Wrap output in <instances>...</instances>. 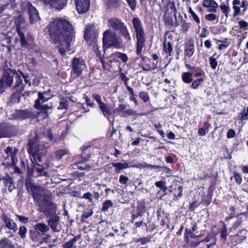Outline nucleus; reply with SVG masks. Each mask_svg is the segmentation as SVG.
<instances>
[{"label": "nucleus", "instance_id": "nucleus-1", "mask_svg": "<svg viewBox=\"0 0 248 248\" xmlns=\"http://www.w3.org/2000/svg\"><path fill=\"white\" fill-rule=\"evenodd\" d=\"M50 36L55 44H58L59 52L64 55L69 51L74 37L73 27L71 23L63 18L54 19L49 24Z\"/></svg>", "mask_w": 248, "mask_h": 248}, {"label": "nucleus", "instance_id": "nucleus-2", "mask_svg": "<svg viewBox=\"0 0 248 248\" xmlns=\"http://www.w3.org/2000/svg\"><path fill=\"white\" fill-rule=\"evenodd\" d=\"M28 192L32 195L37 211L43 213L47 217L56 215L57 207L50 200V191L44 187L35 185L30 180L25 182Z\"/></svg>", "mask_w": 248, "mask_h": 248}, {"label": "nucleus", "instance_id": "nucleus-3", "mask_svg": "<svg viewBox=\"0 0 248 248\" xmlns=\"http://www.w3.org/2000/svg\"><path fill=\"white\" fill-rule=\"evenodd\" d=\"M3 74L0 79V93H2L6 89L13 84L14 76L16 74V70L9 67L5 63L2 68Z\"/></svg>", "mask_w": 248, "mask_h": 248}, {"label": "nucleus", "instance_id": "nucleus-4", "mask_svg": "<svg viewBox=\"0 0 248 248\" xmlns=\"http://www.w3.org/2000/svg\"><path fill=\"white\" fill-rule=\"evenodd\" d=\"M102 41L104 47L106 48L114 47L120 48L123 45L121 37L111 29H108L104 32Z\"/></svg>", "mask_w": 248, "mask_h": 248}, {"label": "nucleus", "instance_id": "nucleus-5", "mask_svg": "<svg viewBox=\"0 0 248 248\" xmlns=\"http://www.w3.org/2000/svg\"><path fill=\"white\" fill-rule=\"evenodd\" d=\"M109 26L114 31H118L120 34L126 40L129 42L131 40V37L126 25L119 18L113 17L108 20Z\"/></svg>", "mask_w": 248, "mask_h": 248}, {"label": "nucleus", "instance_id": "nucleus-6", "mask_svg": "<svg viewBox=\"0 0 248 248\" xmlns=\"http://www.w3.org/2000/svg\"><path fill=\"white\" fill-rule=\"evenodd\" d=\"M86 68L85 63L83 59L76 57L73 59L72 62V71L77 77L79 76Z\"/></svg>", "mask_w": 248, "mask_h": 248}, {"label": "nucleus", "instance_id": "nucleus-7", "mask_svg": "<svg viewBox=\"0 0 248 248\" xmlns=\"http://www.w3.org/2000/svg\"><path fill=\"white\" fill-rule=\"evenodd\" d=\"M24 8L28 11L30 22L33 24L40 19L39 13L35 7L30 1H25L23 3Z\"/></svg>", "mask_w": 248, "mask_h": 248}, {"label": "nucleus", "instance_id": "nucleus-8", "mask_svg": "<svg viewBox=\"0 0 248 248\" xmlns=\"http://www.w3.org/2000/svg\"><path fill=\"white\" fill-rule=\"evenodd\" d=\"M132 23L136 37L145 35L141 21L139 17L133 18Z\"/></svg>", "mask_w": 248, "mask_h": 248}, {"label": "nucleus", "instance_id": "nucleus-9", "mask_svg": "<svg viewBox=\"0 0 248 248\" xmlns=\"http://www.w3.org/2000/svg\"><path fill=\"white\" fill-rule=\"evenodd\" d=\"M76 9L79 14L87 12L90 6V0H75Z\"/></svg>", "mask_w": 248, "mask_h": 248}, {"label": "nucleus", "instance_id": "nucleus-10", "mask_svg": "<svg viewBox=\"0 0 248 248\" xmlns=\"http://www.w3.org/2000/svg\"><path fill=\"white\" fill-rule=\"evenodd\" d=\"M68 0H48L45 4H48L54 10H61L67 4Z\"/></svg>", "mask_w": 248, "mask_h": 248}, {"label": "nucleus", "instance_id": "nucleus-11", "mask_svg": "<svg viewBox=\"0 0 248 248\" xmlns=\"http://www.w3.org/2000/svg\"><path fill=\"white\" fill-rule=\"evenodd\" d=\"M48 219L47 221L49 228H50L54 232H58L59 229L58 226L60 224V217L57 215H51L47 217Z\"/></svg>", "mask_w": 248, "mask_h": 248}, {"label": "nucleus", "instance_id": "nucleus-12", "mask_svg": "<svg viewBox=\"0 0 248 248\" xmlns=\"http://www.w3.org/2000/svg\"><path fill=\"white\" fill-rule=\"evenodd\" d=\"M1 219L5 224V226L9 230L16 232L18 230L17 224L7 215L3 214Z\"/></svg>", "mask_w": 248, "mask_h": 248}, {"label": "nucleus", "instance_id": "nucleus-13", "mask_svg": "<svg viewBox=\"0 0 248 248\" xmlns=\"http://www.w3.org/2000/svg\"><path fill=\"white\" fill-rule=\"evenodd\" d=\"M167 7L169 9L172 11V12L174 13V16L175 19V21L174 23V25L175 27L178 26L179 25H183L185 23V20L183 18V16L179 15L178 16V19L181 18V22H179L177 20L176 12L177 9L176 8L175 3L173 1H169L167 4Z\"/></svg>", "mask_w": 248, "mask_h": 248}, {"label": "nucleus", "instance_id": "nucleus-14", "mask_svg": "<svg viewBox=\"0 0 248 248\" xmlns=\"http://www.w3.org/2000/svg\"><path fill=\"white\" fill-rule=\"evenodd\" d=\"M111 164H112V166L115 168V171L117 173H120L122 170L128 168L129 167L140 168L141 166V165L129 166L128 163H126V162L112 163Z\"/></svg>", "mask_w": 248, "mask_h": 248}, {"label": "nucleus", "instance_id": "nucleus-15", "mask_svg": "<svg viewBox=\"0 0 248 248\" xmlns=\"http://www.w3.org/2000/svg\"><path fill=\"white\" fill-rule=\"evenodd\" d=\"M51 98V96H48L46 92H44L42 93L38 92V98L36 100L35 103V107L36 108H40V104H43L45 102L47 101L48 99Z\"/></svg>", "mask_w": 248, "mask_h": 248}, {"label": "nucleus", "instance_id": "nucleus-16", "mask_svg": "<svg viewBox=\"0 0 248 248\" xmlns=\"http://www.w3.org/2000/svg\"><path fill=\"white\" fill-rule=\"evenodd\" d=\"M40 146L38 144L35 140H31L29 141V148L28 151L30 154L33 155L37 154H41L42 152L40 151Z\"/></svg>", "mask_w": 248, "mask_h": 248}, {"label": "nucleus", "instance_id": "nucleus-17", "mask_svg": "<svg viewBox=\"0 0 248 248\" xmlns=\"http://www.w3.org/2000/svg\"><path fill=\"white\" fill-rule=\"evenodd\" d=\"M33 228L37 234L45 235L49 230V226L44 223H38L33 226Z\"/></svg>", "mask_w": 248, "mask_h": 248}, {"label": "nucleus", "instance_id": "nucleus-18", "mask_svg": "<svg viewBox=\"0 0 248 248\" xmlns=\"http://www.w3.org/2000/svg\"><path fill=\"white\" fill-rule=\"evenodd\" d=\"M16 81L15 85L13 87V90L16 91H22L24 89L25 85L23 84V79L20 72L18 73L16 71Z\"/></svg>", "mask_w": 248, "mask_h": 248}, {"label": "nucleus", "instance_id": "nucleus-19", "mask_svg": "<svg viewBox=\"0 0 248 248\" xmlns=\"http://www.w3.org/2000/svg\"><path fill=\"white\" fill-rule=\"evenodd\" d=\"M137 48L136 53L138 55H141L142 48L145 46V35L136 37Z\"/></svg>", "mask_w": 248, "mask_h": 248}, {"label": "nucleus", "instance_id": "nucleus-20", "mask_svg": "<svg viewBox=\"0 0 248 248\" xmlns=\"http://www.w3.org/2000/svg\"><path fill=\"white\" fill-rule=\"evenodd\" d=\"M99 107L103 115L108 119L109 118L110 116L112 113V109L111 107L109 105L103 103L101 104Z\"/></svg>", "mask_w": 248, "mask_h": 248}, {"label": "nucleus", "instance_id": "nucleus-21", "mask_svg": "<svg viewBox=\"0 0 248 248\" xmlns=\"http://www.w3.org/2000/svg\"><path fill=\"white\" fill-rule=\"evenodd\" d=\"M95 34V29L93 25H87L85 28L84 38L89 40Z\"/></svg>", "mask_w": 248, "mask_h": 248}, {"label": "nucleus", "instance_id": "nucleus-22", "mask_svg": "<svg viewBox=\"0 0 248 248\" xmlns=\"http://www.w3.org/2000/svg\"><path fill=\"white\" fill-rule=\"evenodd\" d=\"M81 238V235L78 234L74 236L73 238L70 240L65 242L62 245L63 248H75L76 242L79 240Z\"/></svg>", "mask_w": 248, "mask_h": 248}, {"label": "nucleus", "instance_id": "nucleus-23", "mask_svg": "<svg viewBox=\"0 0 248 248\" xmlns=\"http://www.w3.org/2000/svg\"><path fill=\"white\" fill-rule=\"evenodd\" d=\"M69 153V151L67 149H60L56 151L53 154L54 159L60 160L62 156Z\"/></svg>", "mask_w": 248, "mask_h": 248}, {"label": "nucleus", "instance_id": "nucleus-24", "mask_svg": "<svg viewBox=\"0 0 248 248\" xmlns=\"http://www.w3.org/2000/svg\"><path fill=\"white\" fill-rule=\"evenodd\" d=\"M194 52V46L193 43L189 42L186 45V48L185 50V54L188 57H191Z\"/></svg>", "mask_w": 248, "mask_h": 248}, {"label": "nucleus", "instance_id": "nucleus-25", "mask_svg": "<svg viewBox=\"0 0 248 248\" xmlns=\"http://www.w3.org/2000/svg\"><path fill=\"white\" fill-rule=\"evenodd\" d=\"M69 103V99L68 98L62 97L60 99L59 106L57 107L58 109H67Z\"/></svg>", "mask_w": 248, "mask_h": 248}, {"label": "nucleus", "instance_id": "nucleus-26", "mask_svg": "<svg viewBox=\"0 0 248 248\" xmlns=\"http://www.w3.org/2000/svg\"><path fill=\"white\" fill-rule=\"evenodd\" d=\"M107 5L110 8H118L121 4V0H106Z\"/></svg>", "mask_w": 248, "mask_h": 248}, {"label": "nucleus", "instance_id": "nucleus-27", "mask_svg": "<svg viewBox=\"0 0 248 248\" xmlns=\"http://www.w3.org/2000/svg\"><path fill=\"white\" fill-rule=\"evenodd\" d=\"M202 5L206 8H218V4L214 0H204Z\"/></svg>", "mask_w": 248, "mask_h": 248}, {"label": "nucleus", "instance_id": "nucleus-28", "mask_svg": "<svg viewBox=\"0 0 248 248\" xmlns=\"http://www.w3.org/2000/svg\"><path fill=\"white\" fill-rule=\"evenodd\" d=\"M114 58L120 59L121 61L124 63H126L128 60V57L125 53H121L120 52H115L113 54Z\"/></svg>", "mask_w": 248, "mask_h": 248}, {"label": "nucleus", "instance_id": "nucleus-29", "mask_svg": "<svg viewBox=\"0 0 248 248\" xmlns=\"http://www.w3.org/2000/svg\"><path fill=\"white\" fill-rule=\"evenodd\" d=\"M12 245V242L6 237H4L0 241V248H8Z\"/></svg>", "mask_w": 248, "mask_h": 248}, {"label": "nucleus", "instance_id": "nucleus-30", "mask_svg": "<svg viewBox=\"0 0 248 248\" xmlns=\"http://www.w3.org/2000/svg\"><path fill=\"white\" fill-rule=\"evenodd\" d=\"M18 117L21 119H24L31 116V112L27 110H19L17 112Z\"/></svg>", "mask_w": 248, "mask_h": 248}, {"label": "nucleus", "instance_id": "nucleus-31", "mask_svg": "<svg viewBox=\"0 0 248 248\" xmlns=\"http://www.w3.org/2000/svg\"><path fill=\"white\" fill-rule=\"evenodd\" d=\"M192 74L189 72H185L182 74V80L186 83H189L192 81Z\"/></svg>", "mask_w": 248, "mask_h": 248}, {"label": "nucleus", "instance_id": "nucleus-32", "mask_svg": "<svg viewBox=\"0 0 248 248\" xmlns=\"http://www.w3.org/2000/svg\"><path fill=\"white\" fill-rule=\"evenodd\" d=\"M16 31L20 38V41L22 46H25L28 44V42L25 39L24 34L21 31L18 27H17Z\"/></svg>", "mask_w": 248, "mask_h": 248}, {"label": "nucleus", "instance_id": "nucleus-33", "mask_svg": "<svg viewBox=\"0 0 248 248\" xmlns=\"http://www.w3.org/2000/svg\"><path fill=\"white\" fill-rule=\"evenodd\" d=\"M112 206L113 203L111 201L107 200L103 202L101 210L103 212H107L108 209Z\"/></svg>", "mask_w": 248, "mask_h": 248}, {"label": "nucleus", "instance_id": "nucleus-34", "mask_svg": "<svg viewBox=\"0 0 248 248\" xmlns=\"http://www.w3.org/2000/svg\"><path fill=\"white\" fill-rule=\"evenodd\" d=\"M37 167H35L34 168V170L37 172L39 174V176H47L48 173L47 172L45 171V168L41 166H40L39 165Z\"/></svg>", "mask_w": 248, "mask_h": 248}, {"label": "nucleus", "instance_id": "nucleus-35", "mask_svg": "<svg viewBox=\"0 0 248 248\" xmlns=\"http://www.w3.org/2000/svg\"><path fill=\"white\" fill-rule=\"evenodd\" d=\"M227 235L228 233L227 226L224 223H222V227L220 230V236L224 241L226 240Z\"/></svg>", "mask_w": 248, "mask_h": 248}, {"label": "nucleus", "instance_id": "nucleus-36", "mask_svg": "<svg viewBox=\"0 0 248 248\" xmlns=\"http://www.w3.org/2000/svg\"><path fill=\"white\" fill-rule=\"evenodd\" d=\"M163 48L165 52L168 54L169 56H170L172 51V47L170 42H169L167 43H164Z\"/></svg>", "mask_w": 248, "mask_h": 248}, {"label": "nucleus", "instance_id": "nucleus-37", "mask_svg": "<svg viewBox=\"0 0 248 248\" xmlns=\"http://www.w3.org/2000/svg\"><path fill=\"white\" fill-rule=\"evenodd\" d=\"M219 8L221 10L222 13L225 14L226 17H228L231 10L230 7L225 4H221L219 6Z\"/></svg>", "mask_w": 248, "mask_h": 248}, {"label": "nucleus", "instance_id": "nucleus-38", "mask_svg": "<svg viewBox=\"0 0 248 248\" xmlns=\"http://www.w3.org/2000/svg\"><path fill=\"white\" fill-rule=\"evenodd\" d=\"M27 232V229L24 226H21L19 228L18 234L22 239H24L26 237V234Z\"/></svg>", "mask_w": 248, "mask_h": 248}, {"label": "nucleus", "instance_id": "nucleus-39", "mask_svg": "<svg viewBox=\"0 0 248 248\" xmlns=\"http://www.w3.org/2000/svg\"><path fill=\"white\" fill-rule=\"evenodd\" d=\"M203 80V78H202L195 80L192 83L191 87L194 89H197Z\"/></svg>", "mask_w": 248, "mask_h": 248}, {"label": "nucleus", "instance_id": "nucleus-40", "mask_svg": "<svg viewBox=\"0 0 248 248\" xmlns=\"http://www.w3.org/2000/svg\"><path fill=\"white\" fill-rule=\"evenodd\" d=\"M139 96L144 102H147L150 99L148 93L145 92H140Z\"/></svg>", "mask_w": 248, "mask_h": 248}, {"label": "nucleus", "instance_id": "nucleus-41", "mask_svg": "<svg viewBox=\"0 0 248 248\" xmlns=\"http://www.w3.org/2000/svg\"><path fill=\"white\" fill-rule=\"evenodd\" d=\"M93 50L96 52V55L98 57H100L101 54L99 50V46L96 41L94 40L93 42Z\"/></svg>", "mask_w": 248, "mask_h": 248}, {"label": "nucleus", "instance_id": "nucleus-42", "mask_svg": "<svg viewBox=\"0 0 248 248\" xmlns=\"http://www.w3.org/2000/svg\"><path fill=\"white\" fill-rule=\"evenodd\" d=\"M209 61L210 65H211V67L214 69H215L217 66V62L215 58H213L212 57H211L209 58Z\"/></svg>", "mask_w": 248, "mask_h": 248}, {"label": "nucleus", "instance_id": "nucleus-43", "mask_svg": "<svg viewBox=\"0 0 248 248\" xmlns=\"http://www.w3.org/2000/svg\"><path fill=\"white\" fill-rule=\"evenodd\" d=\"M129 179L127 176H125L124 175H121L119 177V182L121 184L127 185V182L128 181Z\"/></svg>", "mask_w": 248, "mask_h": 248}, {"label": "nucleus", "instance_id": "nucleus-44", "mask_svg": "<svg viewBox=\"0 0 248 248\" xmlns=\"http://www.w3.org/2000/svg\"><path fill=\"white\" fill-rule=\"evenodd\" d=\"M82 198L88 200L91 203L93 202V194L89 192L84 193L82 196Z\"/></svg>", "mask_w": 248, "mask_h": 248}, {"label": "nucleus", "instance_id": "nucleus-45", "mask_svg": "<svg viewBox=\"0 0 248 248\" xmlns=\"http://www.w3.org/2000/svg\"><path fill=\"white\" fill-rule=\"evenodd\" d=\"M132 11H134L136 7V0H126Z\"/></svg>", "mask_w": 248, "mask_h": 248}, {"label": "nucleus", "instance_id": "nucleus-46", "mask_svg": "<svg viewBox=\"0 0 248 248\" xmlns=\"http://www.w3.org/2000/svg\"><path fill=\"white\" fill-rule=\"evenodd\" d=\"M93 214V211L91 210L90 212H85L81 215V218L82 221H84V220L86 218H88L90 217H91Z\"/></svg>", "mask_w": 248, "mask_h": 248}, {"label": "nucleus", "instance_id": "nucleus-47", "mask_svg": "<svg viewBox=\"0 0 248 248\" xmlns=\"http://www.w3.org/2000/svg\"><path fill=\"white\" fill-rule=\"evenodd\" d=\"M90 167V166L88 164L78 163V169L80 170H87Z\"/></svg>", "mask_w": 248, "mask_h": 248}, {"label": "nucleus", "instance_id": "nucleus-48", "mask_svg": "<svg viewBox=\"0 0 248 248\" xmlns=\"http://www.w3.org/2000/svg\"><path fill=\"white\" fill-rule=\"evenodd\" d=\"M165 25L167 26H171L173 25V19L171 17L167 16L164 20Z\"/></svg>", "mask_w": 248, "mask_h": 248}, {"label": "nucleus", "instance_id": "nucleus-49", "mask_svg": "<svg viewBox=\"0 0 248 248\" xmlns=\"http://www.w3.org/2000/svg\"><path fill=\"white\" fill-rule=\"evenodd\" d=\"M233 177L234 178L235 182L238 184L239 185L241 183L242 177L239 173L235 172L233 174Z\"/></svg>", "mask_w": 248, "mask_h": 248}, {"label": "nucleus", "instance_id": "nucleus-50", "mask_svg": "<svg viewBox=\"0 0 248 248\" xmlns=\"http://www.w3.org/2000/svg\"><path fill=\"white\" fill-rule=\"evenodd\" d=\"M20 74H21L22 79H24L25 83L26 84H28L29 86H31V83L30 81V79L29 78V76L28 75H26L24 74L22 72L20 71Z\"/></svg>", "mask_w": 248, "mask_h": 248}, {"label": "nucleus", "instance_id": "nucleus-51", "mask_svg": "<svg viewBox=\"0 0 248 248\" xmlns=\"http://www.w3.org/2000/svg\"><path fill=\"white\" fill-rule=\"evenodd\" d=\"M2 181L5 186H8L10 184L13 183V180L11 177L8 176L5 178H3Z\"/></svg>", "mask_w": 248, "mask_h": 248}, {"label": "nucleus", "instance_id": "nucleus-52", "mask_svg": "<svg viewBox=\"0 0 248 248\" xmlns=\"http://www.w3.org/2000/svg\"><path fill=\"white\" fill-rule=\"evenodd\" d=\"M93 97L94 99L97 102L99 105V106L103 104L104 102H102L101 96L99 94L97 93H94L93 95Z\"/></svg>", "mask_w": 248, "mask_h": 248}, {"label": "nucleus", "instance_id": "nucleus-53", "mask_svg": "<svg viewBox=\"0 0 248 248\" xmlns=\"http://www.w3.org/2000/svg\"><path fill=\"white\" fill-rule=\"evenodd\" d=\"M232 8L234 10L233 16V17H236L240 13V8L237 5H233Z\"/></svg>", "mask_w": 248, "mask_h": 248}, {"label": "nucleus", "instance_id": "nucleus-54", "mask_svg": "<svg viewBox=\"0 0 248 248\" xmlns=\"http://www.w3.org/2000/svg\"><path fill=\"white\" fill-rule=\"evenodd\" d=\"M205 18L209 21H214L217 19V16L214 14H209L205 16Z\"/></svg>", "mask_w": 248, "mask_h": 248}, {"label": "nucleus", "instance_id": "nucleus-55", "mask_svg": "<svg viewBox=\"0 0 248 248\" xmlns=\"http://www.w3.org/2000/svg\"><path fill=\"white\" fill-rule=\"evenodd\" d=\"M127 108V105L125 104H121L116 108V111L118 112H122Z\"/></svg>", "mask_w": 248, "mask_h": 248}, {"label": "nucleus", "instance_id": "nucleus-56", "mask_svg": "<svg viewBox=\"0 0 248 248\" xmlns=\"http://www.w3.org/2000/svg\"><path fill=\"white\" fill-rule=\"evenodd\" d=\"M124 113L129 116H133L137 114V111L132 108H130L125 110Z\"/></svg>", "mask_w": 248, "mask_h": 248}, {"label": "nucleus", "instance_id": "nucleus-57", "mask_svg": "<svg viewBox=\"0 0 248 248\" xmlns=\"http://www.w3.org/2000/svg\"><path fill=\"white\" fill-rule=\"evenodd\" d=\"M238 23L240 26V28L247 29L248 27V23L245 20H240Z\"/></svg>", "mask_w": 248, "mask_h": 248}, {"label": "nucleus", "instance_id": "nucleus-58", "mask_svg": "<svg viewBox=\"0 0 248 248\" xmlns=\"http://www.w3.org/2000/svg\"><path fill=\"white\" fill-rule=\"evenodd\" d=\"M16 216L18 217L19 220L22 222L26 223L29 221V218L25 216L18 215H17Z\"/></svg>", "mask_w": 248, "mask_h": 248}, {"label": "nucleus", "instance_id": "nucleus-59", "mask_svg": "<svg viewBox=\"0 0 248 248\" xmlns=\"http://www.w3.org/2000/svg\"><path fill=\"white\" fill-rule=\"evenodd\" d=\"M235 136V131L232 129H230L228 131L227 136L228 138H232L234 137Z\"/></svg>", "mask_w": 248, "mask_h": 248}, {"label": "nucleus", "instance_id": "nucleus-60", "mask_svg": "<svg viewBox=\"0 0 248 248\" xmlns=\"http://www.w3.org/2000/svg\"><path fill=\"white\" fill-rule=\"evenodd\" d=\"M166 182L164 181H157L155 183V186L160 188V189L164 185H166Z\"/></svg>", "mask_w": 248, "mask_h": 248}, {"label": "nucleus", "instance_id": "nucleus-61", "mask_svg": "<svg viewBox=\"0 0 248 248\" xmlns=\"http://www.w3.org/2000/svg\"><path fill=\"white\" fill-rule=\"evenodd\" d=\"M240 119L242 120H246L248 119V113L243 112L240 114Z\"/></svg>", "mask_w": 248, "mask_h": 248}, {"label": "nucleus", "instance_id": "nucleus-62", "mask_svg": "<svg viewBox=\"0 0 248 248\" xmlns=\"http://www.w3.org/2000/svg\"><path fill=\"white\" fill-rule=\"evenodd\" d=\"M40 155V154L32 155L34 158V161H35L37 165H38V162H41L42 161Z\"/></svg>", "mask_w": 248, "mask_h": 248}, {"label": "nucleus", "instance_id": "nucleus-63", "mask_svg": "<svg viewBox=\"0 0 248 248\" xmlns=\"http://www.w3.org/2000/svg\"><path fill=\"white\" fill-rule=\"evenodd\" d=\"M208 31L205 28H203L202 29V31L200 36L201 37H206L208 35Z\"/></svg>", "mask_w": 248, "mask_h": 248}, {"label": "nucleus", "instance_id": "nucleus-64", "mask_svg": "<svg viewBox=\"0 0 248 248\" xmlns=\"http://www.w3.org/2000/svg\"><path fill=\"white\" fill-rule=\"evenodd\" d=\"M84 98L85 99L86 102L88 105L90 106L92 108H93L94 107V104L93 102H92L87 96H84Z\"/></svg>", "mask_w": 248, "mask_h": 248}]
</instances>
